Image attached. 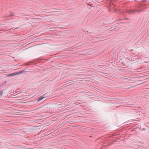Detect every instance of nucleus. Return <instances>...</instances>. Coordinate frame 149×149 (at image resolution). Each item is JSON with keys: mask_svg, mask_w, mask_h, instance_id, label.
Returning a JSON list of instances; mask_svg holds the SVG:
<instances>
[{"mask_svg": "<svg viewBox=\"0 0 149 149\" xmlns=\"http://www.w3.org/2000/svg\"><path fill=\"white\" fill-rule=\"evenodd\" d=\"M146 4L144 3L140 4L138 5L137 6V9L133 10L132 12L134 13L136 12H140L141 11H143V9L146 8Z\"/></svg>", "mask_w": 149, "mask_h": 149, "instance_id": "obj_1", "label": "nucleus"}, {"mask_svg": "<svg viewBox=\"0 0 149 149\" xmlns=\"http://www.w3.org/2000/svg\"><path fill=\"white\" fill-rule=\"evenodd\" d=\"M7 75L8 76V77L14 76L16 75H17V72H15L12 73L8 74H7Z\"/></svg>", "mask_w": 149, "mask_h": 149, "instance_id": "obj_2", "label": "nucleus"}, {"mask_svg": "<svg viewBox=\"0 0 149 149\" xmlns=\"http://www.w3.org/2000/svg\"><path fill=\"white\" fill-rule=\"evenodd\" d=\"M43 99V97H42V96H41L40 97H39V98L37 99V100L38 102H39L40 101L42 100V99Z\"/></svg>", "mask_w": 149, "mask_h": 149, "instance_id": "obj_3", "label": "nucleus"}, {"mask_svg": "<svg viewBox=\"0 0 149 149\" xmlns=\"http://www.w3.org/2000/svg\"><path fill=\"white\" fill-rule=\"evenodd\" d=\"M25 70V69H24V70H21L20 71H19V72H17V74H21L22 73H23L24 72Z\"/></svg>", "mask_w": 149, "mask_h": 149, "instance_id": "obj_4", "label": "nucleus"}, {"mask_svg": "<svg viewBox=\"0 0 149 149\" xmlns=\"http://www.w3.org/2000/svg\"><path fill=\"white\" fill-rule=\"evenodd\" d=\"M43 98L49 96L47 93H46L44 94L42 96Z\"/></svg>", "mask_w": 149, "mask_h": 149, "instance_id": "obj_5", "label": "nucleus"}, {"mask_svg": "<svg viewBox=\"0 0 149 149\" xmlns=\"http://www.w3.org/2000/svg\"><path fill=\"white\" fill-rule=\"evenodd\" d=\"M15 14L14 13H11L10 14V15H8L7 16V17H10L12 16H15Z\"/></svg>", "mask_w": 149, "mask_h": 149, "instance_id": "obj_6", "label": "nucleus"}, {"mask_svg": "<svg viewBox=\"0 0 149 149\" xmlns=\"http://www.w3.org/2000/svg\"><path fill=\"white\" fill-rule=\"evenodd\" d=\"M3 90H2L1 91H0V97L3 94Z\"/></svg>", "mask_w": 149, "mask_h": 149, "instance_id": "obj_7", "label": "nucleus"}, {"mask_svg": "<svg viewBox=\"0 0 149 149\" xmlns=\"http://www.w3.org/2000/svg\"><path fill=\"white\" fill-rule=\"evenodd\" d=\"M147 1V0H143V1Z\"/></svg>", "mask_w": 149, "mask_h": 149, "instance_id": "obj_8", "label": "nucleus"}]
</instances>
